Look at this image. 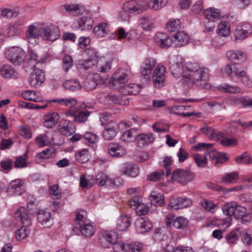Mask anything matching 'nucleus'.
<instances>
[{
    "mask_svg": "<svg viewBox=\"0 0 252 252\" xmlns=\"http://www.w3.org/2000/svg\"><path fill=\"white\" fill-rule=\"evenodd\" d=\"M184 82L189 85L194 84L207 90L210 89L211 87L210 84L208 83V69L204 67H202L193 73H189L187 76H184Z\"/></svg>",
    "mask_w": 252,
    "mask_h": 252,
    "instance_id": "obj_1",
    "label": "nucleus"
},
{
    "mask_svg": "<svg viewBox=\"0 0 252 252\" xmlns=\"http://www.w3.org/2000/svg\"><path fill=\"white\" fill-rule=\"evenodd\" d=\"M193 173L187 169H177L172 174L171 180L182 186L187 185L194 180Z\"/></svg>",
    "mask_w": 252,
    "mask_h": 252,
    "instance_id": "obj_2",
    "label": "nucleus"
},
{
    "mask_svg": "<svg viewBox=\"0 0 252 252\" xmlns=\"http://www.w3.org/2000/svg\"><path fill=\"white\" fill-rule=\"evenodd\" d=\"M86 107L85 103H82L79 108L75 110L69 109L67 110L65 112V115L66 117H74V121L76 123H85L90 115V112L85 110Z\"/></svg>",
    "mask_w": 252,
    "mask_h": 252,
    "instance_id": "obj_3",
    "label": "nucleus"
},
{
    "mask_svg": "<svg viewBox=\"0 0 252 252\" xmlns=\"http://www.w3.org/2000/svg\"><path fill=\"white\" fill-rule=\"evenodd\" d=\"M5 54L8 60L14 65L22 63L26 58L25 52L19 47L11 48L6 51Z\"/></svg>",
    "mask_w": 252,
    "mask_h": 252,
    "instance_id": "obj_4",
    "label": "nucleus"
},
{
    "mask_svg": "<svg viewBox=\"0 0 252 252\" xmlns=\"http://www.w3.org/2000/svg\"><path fill=\"white\" fill-rule=\"evenodd\" d=\"M166 68L161 64H158L152 76V83L156 88H160L164 85Z\"/></svg>",
    "mask_w": 252,
    "mask_h": 252,
    "instance_id": "obj_5",
    "label": "nucleus"
},
{
    "mask_svg": "<svg viewBox=\"0 0 252 252\" xmlns=\"http://www.w3.org/2000/svg\"><path fill=\"white\" fill-rule=\"evenodd\" d=\"M117 234L113 231H102L99 235V242L100 245L104 248H108L114 245V247L117 243Z\"/></svg>",
    "mask_w": 252,
    "mask_h": 252,
    "instance_id": "obj_6",
    "label": "nucleus"
},
{
    "mask_svg": "<svg viewBox=\"0 0 252 252\" xmlns=\"http://www.w3.org/2000/svg\"><path fill=\"white\" fill-rule=\"evenodd\" d=\"M40 35L45 40L55 41L60 36V30L52 24L43 26L41 29Z\"/></svg>",
    "mask_w": 252,
    "mask_h": 252,
    "instance_id": "obj_7",
    "label": "nucleus"
},
{
    "mask_svg": "<svg viewBox=\"0 0 252 252\" xmlns=\"http://www.w3.org/2000/svg\"><path fill=\"white\" fill-rule=\"evenodd\" d=\"M170 69L173 75L176 76H182L184 78V68L183 60L180 56H173L170 59Z\"/></svg>",
    "mask_w": 252,
    "mask_h": 252,
    "instance_id": "obj_8",
    "label": "nucleus"
},
{
    "mask_svg": "<svg viewBox=\"0 0 252 252\" xmlns=\"http://www.w3.org/2000/svg\"><path fill=\"white\" fill-rule=\"evenodd\" d=\"M115 252H141L143 249V245L139 242L128 244L118 243L113 248Z\"/></svg>",
    "mask_w": 252,
    "mask_h": 252,
    "instance_id": "obj_9",
    "label": "nucleus"
},
{
    "mask_svg": "<svg viewBox=\"0 0 252 252\" xmlns=\"http://www.w3.org/2000/svg\"><path fill=\"white\" fill-rule=\"evenodd\" d=\"M131 75V71L128 69H121L112 76V83L115 86L122 87L128 81Z\"/></svg>",
    "mask_w": 252,
    "mask_h": 252,
    "instance_id": "obj_10",
    "label": "nucleus"
},
{
    "mask_svg": "<svg viewBox=\"0 0 252 252\" xmlns=\"http://www.w3.org/2000/svg\"><path fill=\"white\" fill-rule=\"evenodd\" d=\"M93 25V20L90 17L82 16L73 23L72 27L74 30L89 31L92 28Z\"/></svg>",
    "mask_w": 252,
    "mask_h": 252,
    "instance_id": "obj_11",
    "label": "nucleus"
},
{
    "mask_svg": "<svg viewBox=\"0 0 252 252\" xmlns=\"http://www.w3.org/2000/svg\"><path fill=\"white\" fill-rule=\"evenodd\" d=\"M33 70L29 79V82L32 86L38 88L44 82L45 75L41 69L35 68Z\"/></svg>",
    "mask_w": 252,
    "mask_h": 252,
    "instance_id": "obj_12",
    "label": "nucleus"
},
{
    "mask_svg": "<svg viewBox=\"0 0 252 252\" xmlns=\"http://www.w3.org/2000/svg\"><path fill=\"white\" fill-rule=\"evenodd\" d=\"M124 10L133 14H139L147 9V6L140 2L134 0L126 2L123 5Z\"/></svg>",
    "mask_w": 252,
    "mask_h": 252,
    "instance_id": "obj_13",
    "label": "nucleus"
},
{
    "mask_svg": "<svg viewBox=\"0 0 252 252\" xmlns=\"http://www.w3.org/2000/svg\"><path fill=\"white\" fill-rule=\"evenodd\" d=\"M25 191L23 182L16 179L12 181L7 189V192L9 195H20Z\"/></svg>",
    "mask_w": 252,
    "mask_h": 252,
    "instance_id": "obj_14",
    "label": "nucleus"
},
{
    "mask_svg": "<svg viewBox=\"0 0 252 252\" xmlns=\"http://www.w3.org/2000/svg\"><path fill=\"white\" fill-rule=\"evenodd\" d=\"M155 139L154 134L152 133H140L136 135L135 137L137 146L141 149L144 148L152 143Z\"/></svg>",
    "mask_w": 252,
    "mask_h": 252,
    "instance_id": "obj_15",
    "label": "nucleus"
},
{
    "mask_svg": "<svg viewBox=\"0 0 252 252\" xmlns=\"http://www.w3.org/2000/svg\"><path fill=\"white\" fill-rule=\"evenodd\" d=\"M28 53L30 56L28 65L32 69H33L36 65L42 64L44 63L48 58L47 55L40 57L35 51L31 49L29 50Z\"/></svg>",
    "mask_w": 252,
    "mask_h": 252,
    "instance_id": "obj_16",
    "label": "nucleus"
},
{
    "mask_svg": "<svg viewBox=\"0 0 252 252\" xmlns=\"http://www.w3.org/2000/svg\"><path fill=\"white\" fill-rule=\"evenodd\" d=\"M37 219L38 222L45 228H50L54 224L51 213L46 210L39 211L37 214Z\"/></svg>",
    "mask_w": 252,
    "mask_h": 252,
    "instance_id": "obj_17",
    "label": "nucleus"
},
{
    "mask_svg": "<svg viewBox=\"0 0 252 252\" xmlns=\"http://www.w3.org/2000/svg\"><path fill=\"white\" fill-rule=\"evenodd\" d=\"M101 80L100 75L97 73L89 74L83 82V86L87 91L94 89Z\"/></svg>",
    "mask_w": 252,
    "mask_h": 252,
    "instance_id": "obj_18",
    "label": "nucleus"
},
{
    "mask_svg": "<svg viewBox=\"0 0 252 252\" xmlns=\"http://www.w3.org/2000/svg\"><path fill=\"white\" fill-rule=\"evenodd\" d=\"M120 171L123 175L132 178L137 177L139 173V167L137 164L127 162L122 165Z\"/></svg>",
    "mask_w": 252,
    "mask_h": 252,
    "instance_id": "obj_19",
    "label": "nucleus"
},
{
    "mask_svg": "<svg viewBox=\"0 0 252 252\" xmlns=\"http://www.w3.org/2000/svg\"><path fill=\"white\" fill-rule=\"evenodd\" d=\"M58 127L60 132L66 136L72 135L75 130L73 122L67 120H62Z\"/></svg>",
    "mask_w": 252,
    "mask_h": 252,
    "instance_id": "obj_20",
    "label": "nucleus"
},
{
    "mask_svg": "<svg viewBox=\"0 0 252 252\" xmlns=\"http://www.w3.org/2000/svg\"><path fill=\"white\" fill-rule=\"evenodd\" d=\"M41 29L32 24L29 26L26 32V39L29 43L34 44L37 42L40 35Z\"/></svg>",
    "mask_w": 252,
    "mask_h": 252,
    "instance_id": "obj_21",
    "label": "nucleus"
},
{
    "mask_svg": "<svg viewBox=\"0 0 252 252\" xmlns=\"http://www.w3.org/2000/svg\"><path fill=\"white\" fill-rule=\"evenodd\" d=\"M14 217L19 220L23 225L30 226L32 224V219L28 213L27 210L24 207L18 208L14 213Z\"/></svg>",
    "mask_w": 252,
    "mask_h": 252,
    "instance_id": "obj_22",
    "label": "nucleus"
},
{
    "mask_svg": "<svg viewBox=\"0 0 252 252\" xmlns=\"http://www.w3.org/2000/svg\"><path fill=\"white\" fill-rule=\"evenodd\" d=\"M117 124L113 121H110L107 124L103 132L102 136L107 140L113 139L117 134Z\"/></svg>",
    "mask_w": 252,
    "mask_h": 252,
    "instance_id": "obj_23",
    "label": "nucleus"
},
{
    "mask_svg": "<svg viewBox=\"0 0 252 252\" xmlns=\"http://www.w3.org/2000/svg\"><path fill=\"white\" fill-rule=\"evenodd\" d=\"M189 36L183 31L178 32L173 35L172 42L176 48L185 45L189 41Z\"/></svg>",
    "mask_w": 252,
    "mask_h": 252,
    "instance_id": "obj_24",
    "label": "nucleus"
},
{
    "mask_svg": "<svg viewBox=\"0 0 252 252\" xmlns=\"http://www.w3.org/2000/svg\"><path fill=\"white\" fill-rule=\"evenodd\" d=\"M134 225L136 230L140 233H144L150 230L153 225L152 222L147 219L140 218L137 219Z\"/></svg>",
    "mask_w": 252,
    "mask_h": 252,
    "instance_id": "obj_25",
    "label": "nucleus"
},
{
    "mask_svg": "<svg viewBox=\"0 0 252 252\" xmlns=\"http://www.w3.org/2000/svg\"><path fill=\"white\" fill-rule=\"evenodd\" d=\"M155 40L156 43L161 48H168L172 43V39L165 33L158 32L155 36Z\"/></svg>",
    "mask_w": 252,
    "mask_h": 252,
    "instance_id": "obj_26",
    "label": "nucleus"
},
{
    "mask_svg": "<svg viewBox=\"0 0 252 252\" xmlns=\"http://www.w3.org/2000/svg\"><path fill=\"white\" fill-rule=\"evenodd\" d=\"M252 32V26L249 24L238 26L234 32L235 38L236 39H244Z\"/></svg>",
    "mask_w": 252,
    "mask_h": 252,
    "instance_id": "obj_27",
    "label": "nucleus"
},
{
    "mask_svg": "<svg viewBox=\"0 0 252 252\" xmlns=\"http://www.w3.org/2000/svg\"><path fill=\"white\" fill-rule=\"evenodd\" d=\"M190 107V106L174 105L171 107L170 112L177 115H182L184 117L198 115V114L194 112H184V111L188 110Z\"/></svg>",
    "mask_w": 252,
    "mask_h": 252,
    "instance_id": "obj_28",
    "label": "nucleus"
},
{
    "mask_svg": "<svg viewBox=\"0 0 252 252\" xmlns=\"http://www.w3.org/2000/svg\"><path fill=\"white\" fill-rule=\"evenodd\" d=\"M202 133L205 134L209 138L214 140H219L222 136V133L216 131L210 126H204L200 129Z\"/></svg>",
    "mask_w": 252,
    "mask_h": 252,
    "instance_id": "obj_29",
    "label": "nucleus"
},
{
    "mask_svg": "<svg viewBox=\"0 0 252 252\" xmlns=\"http://www.w3.org/2000/svg\"><path fill=\"white\" fill-rule=\"evenodd\" d=\"M59 118L60 116L58 113L50 112L45 116L44 126L47 128H52L56 125Z\"/></svg>",
    "mask_w": 252,
    "mask_h": 252,
    "instance_id": "obj_30",
    "label": "nucleus"
},
{
    "mask_svg": "<svg viewBox=\"0 0 252 252\" xmlns=\"http://www.w3.org/2000/svg\"><path fill=\"white\" fill-rule=\"evenodd\" d=\"M224 71L229 75L233 74L238 78L246 72V71L239 65L234 63L227 64L224 68Z\"/></svg>",
    "mask_w": 252,
    "mask_h": 252,
    "instance_id": "obj_31",
    "label": "nucleus"
},
{
    "mask_svg": "<svg viewBox=\"0 0 252 252\" xmlns=\"http://www.w3.org/2000/svg\"><path fill=\"white\" fill-rule=\"evenodd\" d=\"M108 151L110 155L115 158L121 157L126 153V151L122 146L115 143L109 144Z\"/></svg>",
    "mask_w": 252,
    "mask_h": 252,
    "instance_id": "obj_32",
    "label": "nucleus"
},
{
    "mask_svg": "<svg viewBox=\"0 0 252 252\" xmlns=\"http://www.w3.org/2000/svg\"><path fill=\"white\" fill-rule=\"evenodd\" d=\"M228 59L232 61H237L242 62L246 60V55L242 51L240 50H229L226 53Z\"/></svg>",
    "mask_w": 252,
    "mask_h": 252,
    "instance_id": "obj_33",
    "label": "nucleus"
},
{
    "mask_svg": "<svg viewBox=\"0 0 252 252\" xmlns=\"http://www.w3.org/2000/svg\"><path fill=\"white\" fill-rule=\"evenodd\" d=\"M25 22L20 19L16 21L13 25L10 26L8 30L7 34L9 36H13L19 34L22 31Z\"/></svg>",
    "mask_w": 252,
    "mask_h": 252,
    "instance_id": "obj_34",
    "label": "nucleus"
},
{
    "mask_svg": "<svg viewBox=\"0 0 252 252\" xmlns=\"http://www.w3.org/2000/svg\"><path fill=\"white\" fill-rule=\"evenodd\" d=\"M22 95L27 100L39 102L42 100L40 93L35 91L27 90L24 92Z\"/></svg>",
    "mask_w": 252,
    "mask_h": 252,
    "instance_id": "obj_35",
    "label": "nucleus"
},
{
    "mask_svg": "<svg viewBox=\"0 0 252 252\" xmlns=\"http://www.w3.org/2000/svg\"><path fill=\"white\" fill-rule=\"evenodd\" d=\"M131 225V219L127 215L120 217L117 222V229L119 231H125Z\"/></svg>",
    "mask_w": 252,
    "mask_h": 252,
    "instance_id": "obj_36",
    "label": "nucleus"
},
{
    "mask_svg": "<svg viewBox=\"0 0 252 252\" xmlns=\"http://www.w3.org/2000/svg\"><path fill=\"white\" fill-rule=\"evenodd\" d=\"M106 98L115 104L126 105L129 103V98L124 95H120L117 96L114 94H109L107 95Z\"/></svg>",
    "mask_w": 252,
    "mask_h": 252,
    "instance_id": "obj_37",
    "label": "nucleus"
},
{
    "mask_svg": "<svg viewBox=\"0 0 252 252\" xmlns=\"http://www.w3.org/2000/svg\"><path fill=\"white\" fill-rule=\"evenodd\" d=\"M173 223L175 227L178 229H184L188 224V220L183 217H179L174 220L169 219L166 221V224L167 226H170Z\"/></svg>",
    "mask_w": 252,
    "mask_h": 252,
    "instance_id": "obj_38",
    "label": "nucleus"
},
{
    "mask_svg": "<svg viewBox=\"0 0 252 252\" xmlns=\"http://www.w3.org/2000/svg\"><path fill=\"white\" fill-rule=\"evenodd\" d=\"M149 197L151 203L156 206H162L164 204V197L161 193L153 191Z\"/></svg>",
    "mask_w": 252,
    "mask_h": 252,
    "instance_id": "obj_39",
    "label": "nucleus"
},
{
    "mask_svg": "<svg viewBox=\"0 0 252 252\" xmlns=\"http://www.w3.org/2000/svg\"><path fill=\"white\" fill-rule=\"evenodd\" d=\"M80 230L83 235L91 237L95 232V228L92 224L86 222L80 225Z\"/></svg>",
    "mask_w": 252,
    "mask_h": 252,
    "instance_id": "obj_40",
    "label": "nucleus"
},
{
    "mask_svg": "<svg viewBox=\"0 0 252 252\" xmlns=\"http://www.w3.org/2000/svg\"><path fill=\"white\" fill-rule=\"evenodd\" d=\"M64 8L70 14L74 16H78L84 11L83 6L78 4L65 5Z\"/></svg>",
    "mask_w": 252,
    "mask_h": 252,
    "instance_id": "obj_41",
    "label": "nucleus"
},
{
    "mask_svg": "<svg viewBox=\"0 0 252 252\" xmlns=\"http://www.w3.org/2000/svg\"><path fill=\"white\" fill-rule=\"evenodd\" d=\"M66 89L71 91H77L80 90L82 86L77 79H71L66 80L63 84Z\"/></svg>",
    "mask_w": 252,
    "mask_h": 252,
    "instance_id": "obj_42",
    "label": "nucleus"
},
{
    "mask_svg": "<svg viewBox=\"0 0 252 252\" xmlns=\"http://www.w3.org/2000/svg\"><path fill=\"white\" fill-rule=\"evenodd\" d=\"M204 14L206 19L211 21L219 19L220 16V12L218 9L210 8L205 10Z\"/></svg>",
    "mask_w": 252,
    "mask_h": 252,
    "instance_id": "obj_43",
    "label": "nucleus"
},
{
    "mask_svg": "<svg viewBox=\"0 0 252 252\" xmlns=\"http://www.w3.org/2000/svg\"><path fill=\"white\" fill-rule=\"evenodd\" d=\"M236 202H230L224 204L221 209L225 215L228 217H232L236 213Z\"/></svg>",
    "mask_w": 252,
    "mask_h": 252,
    "instance_id": "obj_44",
    "label": "nucleus"
},
{
    "mask_svg": "<svg viewBox=\"0 0 252 252\" xmlns=\"http://www.w3.org/2000/svg\"><path fill=\"white\" fill-rule=\"evenodd\" d=\"M139 26L144 31H149L154 28L153 21L150 18L146 17L141 18L139 21Z\"/></svg>",
    "mask_w": 252,
    "mask_h": 252,
    "instance_id": "obj_45",
    "label": "nucleus"
},
{
    "mask_svg": "<svg viewBox=\"0 0 252 252\" xmlns=\"http://www.w3.org/2000/svg\"><path fill=\"white\" fill-rule=\"evenodd\" d=\"M230 31L229 24L225 21L221 22L218 26L217 32L221 36H227L230 33Z\"/></svg>",
    "mask_w": 252,
    "mask_h": 252,
    "instance_id": "obj_46",
    "label": "nucleus"
},
{
    "mask_svg": "<svg viewBox=\"0 0 252 252\" xmlns=\"http://www.w3.org/2000/svg\"><path fill=\"white\" fill-rule=\"evenodd\" d=\"M240 235L241 232L240 228L233 230L230 233L225 236V239L227 243L232 245L235 244L237 243L239 237L240 236Z\"/></svg>",
    "mask_w": 252,
    "mask_h": 252,
    "instance_id": "obj_47",
    "label": "nucleus"
},
{
    "mask_svg": "<svg viewBox=\"0 0 252 252\" xmlns=\"http://www.w3.org/2000/svg\"><path fill=\"white\" fill-rule=\"evenodd\" d=\"M1 74L5 78H14L17 77L18 73L11 66L4 65L1 69Z\"/></svg>",
    "mask_w": 252,
    "mask_h": 252,
    "instance_id": "obj_48",
    "label": "nucleus"
},
{
    "mask_svg": "<svg viewBox=\"0 0 252 252\" xmlns=\"http://www.w3.org/2000/svg\"><path fill=\"white\" fill-rule=\"evenodd\" d=\"M109 32V30L108 26L107 24L104 23L98 25L94 29V33L99 37L104 36L105 34H107Z\"/></svg>",
    "mask_w": 252,
    "mask_h": 252,
    "instance_id": "obj_49",
    "label": "nucleus"
},
{
    "mask_svg": "<svg viewBox=\"0 0 252 252\" xmlns=\"http://www.w3.org/2000/svg\"><path fill=\"white\" fill-rule=\"evenodd\" d=\"M200 204L204 209L211 213H215L218 209V205L210 200L203 199Z\"/></svg>",
    "mask_w": 252,
    "mask_h": 252,
    "instance_id": "obj_50",
    "label": "nucleus"
},
{
    "mask_svg": "<svg viewBox=\"0 0 252 252\" xmlns=\"http://www.w3.org/2000/svg\"><path fill=\"white\" fill-rule=\"evenodd\" d=\"M181 28V22L179 19H171L166 24V29L169 32H178Z\"/></svg>",
    "mask_w": 252,
    "mask_h": 252,
    "instance_id": "obj_51",
    "label": "nucleus"
},
{
    "mask_svg": "<svg viewBox=\"0 0 252 252\" xmlns=\"http://www.w3.org/2000/svg\"><path fill=\"white\" fill-rule=\"evenodd\" d=\"M168 0H151L148 2L147 8L149 7L155 10H158L167 3Z\"/></svg>",
    "mask_w": 252,
    "mask_h": 252,
    "instance_id": "obj_52",
    "label": "nucleus"
},
{
    "mask_svg": "<svg viewBox=\"0 0 252 252\" xmlns=\"http://www.w3.org/2000/svg\"><path fill=\"white\" fill-rule=\"evenodd\" d=\"M235 161L237 163L242 164H252V155L248 152H245L235 158Z\"/></svg>",
    "mask_w": 252,
    "mask_h": 252,
    "instance_id": "obj_53",
    "label": "nucleus"
},
{
    "mask_svg": "<svg viewBox=\"0 0 252 252\" xmlns=\"http://www.w3.org/2000/svg\"><path fill=\"white\" fill-rule=\"evenodd\" d=\"M219 89L223 92L233 93V94H239L241 92V89L236 86H231L227 84H224L223 85H220L219 86Z\"/></svg>",
    "mask_w": 252,
    "mask_h": 252,
    "instance_id": "obj_54",
    "label": "nucleus"
},
{
    "mask_svg": "<svg viewBox=\"0 0 252 252\" xmlns=\"http://www.w3.org/2000/svg\"><path fill=\"white\" fill-rule=\"evenodd\" d=\"M239 178L238 173L236 172L227 173L221 178V182L225 184L235 183Z\"/></svg>",
    "mask_w": 252,
    "mask_h": 252,
    "instance_id": "obj_55",
    "label": "nucleus"
},
{
    "mask_svg": "<svg viewBox=\"0 0 252 252\" xmlns=\"http://www.w3.org/2000/svg\"><path fill=\"white\" fill-rule=\"evenodd\" d=\"M50 102H57L58 104H64L68 107H71L75 106L77 103V101L73 98H59L57 99L50 100Z\"/></svg>",
    "mask_w": 252,
    "mask_h": 252,
    "instance_id": "obj_56",
    "label": "nucleus"
},
{
    "mask_svg": "<svg viewBox=\"0 0 252 252\" xmlns=\"http://www.w3.org/2000/svg\"><path fill=\"white\" fill-rule=\"evenodd\" d=\"M136 129L135 128H131L128 130L125 131L121 136V139L125 142H131L136 135Z\"/></svg>",
    "mask_w": 252,
    "mask_h": 252,
    "instance_id": "obj_57",
    "label": "nucleus"
},
{
    "mask_svg": "<svg viewBox=\"0 0 252 252\" xmlns=\"http://www.w3.org/2000/svg\"><path fill=\"white\" fill-rule=\"evenodd\" d=\"M128 122L125 123H120V126L121 125H127L128 126H131L132 125L137 124L140 125L143 123L142 119L139 118L137 115L134 114H129L128 117Z\"/></svg>",
    "mask_w": 252,
    "mask_h": 252,
    "instance_id": "obj_58",
    "label": "nucleus"
},
{
    "mask_svg": "<svg viewBox=\"0 0 252 252\" xmlns=\"http://www.w3.org/2000/svg\"><path fill=\"white\" fill-rule=\"evenodd\" d=\"M89 151L86 149L78 152L75 155L76 160L81 163L87 162L89 159Z\"/></svg>",
    "mask_w": 252,
    "mask_h": 252,
    "instance_id": "obj_59",
    "label": "nucleus"
},
{
    "mask_svg": "<svg viewBox=\"0 0 252 252\" xmlns=\"http://www.w3.org/2000/svg\"><path fill=\"white\" fill-rule=\"evenodd\" d=\"M26 226L27 225H23L20 229L16 231L15 238L17 241H22L29 235L30 231Z\"/></svg>",
    "mask_w": 252,
    "mask_h": 252,
    "instance_id": "obj_60",
    "label": "nucleus"
},
{
    "mask_svg": "<svg viewBox=\"0 0 252 252\" xmlns=\"http://www.w3.org/2000/svg\"><path fill=\"white\" fill-rule=\"evenodd\" d=\"M62 69L67 72L73 65V60L72 58L69 55H65L63 58Z\"/></svg>",
    "mask_w": 252,
    "mask_h": 252,
    "instance_id": "obj_61",
    "label": "nucleus"
},
{
    "mask_svg": "<svg viewBox=\"0 0 252 252\" xmlns=\"http://www.w3.org/2000/svg\"><path fill=\"white\" fill-rule=\"evenodd\" d=\"M152 71L142 66L140 70V80L144 84H148L151 82L150 74Z\"/></svg>",
    "mask_w": 252,
    "mask_h": 252,
    "instance_id": "obj_62",
    "label": "nucleus"
},
{
    "mask_svg": "<svg viewBox=\"0 0 252 252\" xmlns=\"http://www.w3.org/2000/svg\"><path fill=\"white\" fill-rule=\"evenodd\" d=\"M164 176L165 173L164 171L159 170L149 174L147 176V178L150 181L158 182L162 180Z\"/></svg>",
    "mask_w": 252,
    "mask_h": 252,
    "instance_id": "obj_63",
    "label": "nucleus"
},
{
    "mask_svg": "<svg viewBox=\"0 0 252 252\" xmlns=\"http://www.w3.org/2000/svg\"><path fill=\"white\" fill-rule=\"evenodd\" d=\"M219 140L220 141V144L224 147H233L237 145L238 140L234 138H228L222 136Z\"/></svg>",
    "mask_w": 252,
    "mask_h": 252,
    "instance_id": "obj_64",
    "label": "nucleus"
}]
</instances>
